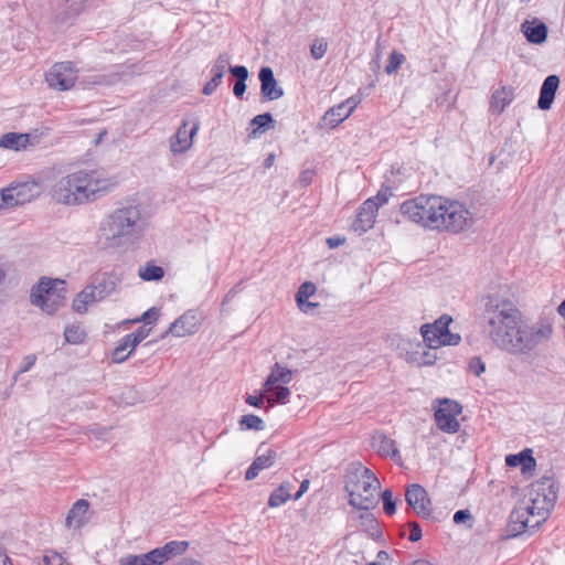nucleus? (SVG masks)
Instances as JSON below:
<instances>
[{"label":"nucleus","mask_w":565,"mask_h":565,"mask_svg":"<svg viewBox=\"0 0 565 565\" xmlns=\"http://www.w3.org/2000/svg\"><path fill=\"white\" fill-rule=\"evenodd\" d=\"M468 367L476 376H480L486 371V364L479 356L471 358Z\"/></svg>","instance_id":"nucleus-51"},{"label":"nucleus","mask_w":565,"mask_h":565,"mask_svg":"<svg viewBox=\"0 0 565 565\" xmlns=\"http://www.w3.org/2000/svg\"><path fill=\"white\" fill-rule=\"evenodd\" d=\"M115 185L114 179L105 177L98 170L78 169L56 180L50 195L57 204L78 206L95 202Z\"/></svg>","instance_id":"nucleus-2"},{"label":"nucleus","mask_w":565,"mask_h":565,"mask_svg":"<svg viewBox=\"0 0 565 565\" xmlns=\"http://www.w3.org/2000/svg\"><path fill=\"white\" fill-rule=\"evenodd\" d=\"M484 318L489 338L495 347L514 356L530 355L539 345L552 338L551 323L525 322L522 312L509 300L489 298Z\"/></svg>","instance_id":"nucleus-1"},{"label":"nucleus","mask_w":565,"mask_h":565,"mask_svg":"<svg viewBox=\"0 0 565 565\" xmlns=\"http://www.w3.org/2000/svg\"><path fill=\"white\" fill-rule=\"evenodd\" d=\"M148 334L149 331L141 327L138 328L136 331L125 335V338L129 342L131 351H134L136 347L148 337Z\"/></svg>","instance_id":"nucleus-46"},{"label":"nucleus","mask_w":565,"mask_h":565,"mask_svg":"<svg viewBox=\"0 0 565 565\" xmlns=\"http://www.w3.org/2000/svg\"><path fill=\"white\" fill-rule=\"evenodd\" d=\"M64 338L71 344H79L85 341L86 332L79 324H72L65 328Z\"/></svg>","instance_id":"nucleus-39"},{"label":"nucleus","mask_w":565,"mask_h":565,"mask_svg":"<svg viewBox=\"0 0 565 565\" xmlns=\"http://www.w3.org/2000/svg\"><path fill=\"white\" fill-rule=\"evenodd\" d=\"M138 275L145 281H158L163 278L164 270L150 262L139 268Z\"/></svg>","instance_id":"nucleus-36"},{"label":"nucleus","mask_w":565,"mask_h":565,"mask_svg":"<svg viewBox=\"0 0 565 565\" xmlns=\"http://www.w3.org/2000/svg\"><path fill=\"white\" fill-rule=\"evenodd\" d=\"M221 83L215 82L213 78H211L203 87L202 93L206 96L213 94L215 89L218 87Z\"/></svg>","instance_id":"nucleus-62"},{"label":"nucleus","mask_w":565,"mask_h":565,"mask_svg":"<svg viewBox=\"0 0 565 565\" xmlns=\"http://www.w3.org/2000/svg\"><path fill=\"white\" fill-rule=\"evenodd\" d=\"M267 396V402L270 406L274 404H286L290 396V390L285 384L274 385L269 391H263Z\"/></svg>","instance_id":"nucleus-35"},{"label":"nucleus","mask_w":565,"mask_h":565,"mask_svg":"<svg viewBox=\"0 0 565 565\" xmlns=\"http://www.w3.org/2000/svg\"><path fill=\"white\" fill-rule=\"evenodd\" d=\"M557 500V488L550 476H544L532 486L531 505L536 511L537 519L532 525L537 529L548 518Z\"/></svg>","instance_id":"nucleus-7"},{"label":"nucleus","mask_w":565,"mask_h":565,"mask_svg":"<svg viewBox=\"0 0 565 565\" xmlns=\"http://www.w3.org/2000/svg\"><path fill=\"white\" fill-rule=\"evenodd\" d=\"M41 193V186L35 181L23 182L0 191V201L2 209L15 205H22L31 202Z\"/></svg>","instance_id":"nucleus-8"},{"label":"nucleus","mask_w":565,"mask_h":565,"mask_svg":"<svg viewBox=\"0 0 565 565\" xmlns=\"http://www.w3.org/2000/svg\"><path fill=\"white\" fill-rule=\"evenodd\" d=\"M30 142V135L8 132L0 138V148L20 151L26 149Z\"/></svg>","instance_id":"nucleus-28"},{"label":"nucleus","mask_w":565,"mask_h":565,"mask_svg":"<svg viewBox=\"0 0 565 565\" xmlns=\"http://www.w3.org/2000/svg\"><path fill=\"white\" fill-rule=\"evenodd\" d=\"M38 565H71L56 552H46Z\"/></svg>","instance_id":"nucleus-47"},{"label":"nucleus","mask_w":565,"mask_h":565,"mask_svg":"<svg viewBox=\"0 0 565 565\" xmlns=\"http://www.w3.org/2000/svg\"><path fill=\"white\" fill-rule=\"evenodd\" d=\"M290 499L289 490L286 486L281 484L271 492L268 499V505L270 508H277L285 504Z\"/></svg>","instance_id":"nucleus-41"},{"label":"nucleus","mask_w":565,"mask_h":565,"mask_svg":"<svg viewBox=\"0 0 565 565\" xmlns=\"http://www.w3.org/2000/svg\"><path fill=\"white\" fill-rule=\"evenodd\" d=\"M521 28L530 43L542 44L546 41L547 26L544 22L534 19L532 22L525 21Z\"/></svg>","instance_id":"nucleus-25"},{"label":"nucleus","mask_w":565,"mask_h":565,"mask_svg":"<svg viewBox=\"0 0 565 565\" xmlns=\"http://www.w3.org/2000/svg\"><path fill=\"white\" fill-rule=\"evenodd\" d=\"M231 57L227 53H221L213 67L211 68L212 78L215 82L222 83V78L224 76L226 67L230 65Z\"/></svg>","instance_id":"nucleus-38"},{"label":"nucleus","mask_w":565,"mask_h":565,"mask_svg":"<svg viewBox=\"0 0 565 565\" xmlns=\"http://www.w3.org/2000/svg\"><path fill=\"white\" fill-rule=\"evenodd\" d=\"M145 221L138 205H122L111 211L100 223V236L110 247L134 243L141 236Z\"/></svg>","instance_id":"nucleus-3"},{"label":"nucleus","mask_w":565,"mask_h":565,"mask_svg":"<svg viewBox=\"0 0 565 565\" xmlns=\"http://www.w3.org/2000/svg\"><path fill=\"white\" fill-rule=\"evenodd\" d=\"M462 407L459 403L450 399L440 402V406L435 412V420L437 427L448 434H455L460 429L457 416L461 413Z\"/></svg>","instance_id":"nucleus-10"},{"label":"nucleus","mask_w":565,"mask_h":565,"mask_svg":"<svg viewBox=\"0 0 565 565\" xmlns=\"http://www.w3.org/2000/svg\"><path fill=\"white\" fill-rule=\"evenodd\" d=\"M536 511L532 509V505L525 508H516L510 514L509 531L512 536L522 534L525 529L532 527L535 523Z\"/></svg>","instance_id":"nucleus-14"},{"label":"nucleus","mask_w":565,"mask_h":565,"mask_svg":"<svg viewBox=\"0 0 565 565\" xmlns=\"http://www.w3.org/2000/svg\"><path fill=\"white\" fill-rule=\"evenodd\" d=\"M35 301L34 306L40 307L42 311H44L47 315L55 313L60 307L63 306L65 296L64 291L56 292L52 298L42 299L41 296H34Z\"/></svg>","instance_id":"nucleus-31"},{"label":"nucleus","mask_w":565,"mask_h":565,"mask_svg":"<svg viewBox=\"0 0 565 565\" xmlns=\"http://www.w3.org/2000/svg\"><path fill=\"white\" fill-rule=\"evenodd\" d=\"M512 100L513 89L511 87L502 86L492 93L490 110L493 114H501Z\"/></svg>","instance_id":"nucleus-27"},{"label":"nucleus","mask_w":565,"mask_h":565,"mask_svg":"<svg viewBox=\"0 0 565 565\" xmlns=\"http://www.w3.org/2000/svg\"><path fill=\"white\" fill-rule=\"evenodd\" d=\"M298 308L303 312V313H311L316 308H318L319 303L318 302H311V301H308L305 300L303 303L301 305H297Z\"/></svg>","instance_id":"nucleus-63"},{"label":"nucleus","mask_w":565,"mask_h":565,"mask_svg":"<svg viewBox=\"0 0 565 565\" xmlns=\"http://www.w3.org/2000/svg\"><path fill=\"white\" fill-rule=\"evenodd\" d=\"M35 361L36 356L34 354H29L24 356L23 364L20 366L19 373L28 372L35 364Z\"/></svg>","instance_id":"nucleus-59"},{"label":"nucleus","mask_w":565,"mask_h":565,"mask_svg":"<svg viewBox=\"0 0 565 565\" xmlns=\"http://www.w3.org/2000/svg\"><path fill=\"white\" fill-rule=\"evenodd\" d=\"M159 317V310L156 307L150 308L137 321H142L147 324L154 322Z\"/></svg>","instance_id":"nucleus-55"},{"label":"nucleus","mask_w":565,"mask_h":565,"mask_svg":"<svg viewBox=\"0 0 565 565\" xmlns=\"http://www.w3.org/2000/svg\"><path fill=\"white\" fill-rule=\"evenodd\" d=\"M188 121L183 120L175 135L170 140V149L173 153H182L191 148L193 143V137L200 129V120L194 119L190 130L186 129Z\"/></svg>","instance_id":"nucleus-15"},{"label":"nucleus","mask_w":565,"mask_h":565,"mask_svg":"<svg viewBox=\"0 0 565 565\" xmlns=\"http://www.w3.org/2000/svg\"><path fill=\"white\" fill-rule=\"evenodd\" d=\"M407 525L409 527L408 540L411 542H418L422 539V535H423L420 525L417 522H415V521L408 522Z\"/></svg>","instance_id":"nucleus-54"},{"label":"nucleus","mask_w":565,"mask_h":565,"mask_svg":"<svg viewBox=\"0 0 565 565\" xmlns=\"http://www.w3.org/2000/svg\"><path fill=\"white\" fill-rule=\"evenodd\" d=\"M277 459V452L273 449H267L266 452L258 455L249 468L245 472L246 480L255 479L260 471L274 466Z\"/></svg>","instance_id":"nucleus-24"},{"label":"nucleus","mask_w":565,"mask_h":565,"mask_svg":"<svg viewBox=\"0 0 565 565\" xmlns=\"http://www.w3.org/2000/svg\"><path fill=\"white\" fill-rule=\"evenodd\" d=\"M470 520H472V514L469 510H458L454 514V522L456 524H461Z\"/></svg>","instance_id":"nucleus-57"},{"label":"nucleus","mask_w":565,"mask_h":565,"mask_svg":"<svg viewBox=\"0 0 565 565\" xmlns=\"http://www.w3.org/2000/svg\"><path fill=\"white\" fill-rule=\"evenodd\" d=\"M119 565H143L141 554H127L119 558Z\"/></svg>","instance_id":"nucleus-56"},{"label":"nucleus","mask_w":565,"mask_h":565,"mask_svg":"<svg viewBox=\"0 0 565 565\" xmlns=\"http://www.w3.org/2000/svg\"><path fill=\"white\" fill-rule=\"evenodd\" d=\"M373 447L376 449L380 456L394 457L398 454L395 441L384 434H376L373 437Z\"/></svg>","instance_id":"nucleus-32"},{"label":"nucleus","mask_w":565,"mask_h":565,"mask_svg":"<svg viewBox=\"0 0 565 565\" xmlns=\"http://www.w3.org/2000/svg\"><path fill=\"white\" fill-rule=\"evenodd\" d=\"M452 322V318L448 315L440 316L437 320L434 321V323H429L431 329H439L444 332H450L449 331V324Z\"/></svg>","instance_id":"nucleus-52"},{"label":"nucleus","mask_w":565,"mask_h":565,"mask_svg":"<svg viewBox=\"0 0 565 565\" xmlns=\"http://www.w3.org/2000/svg\"><path fill=\"white\" fill-rule=\"evenodd\" d=\"M199 326L198 315L190 310L172 322L168 332L174 337H185L195 333Z\"/></svg>","instance_id":"nucleus-19"},{"label":"nucleus","mask_w":565,"mask_h":565,"mask_svg":"<svg viewBox=\"0 0 565 565\" xmlns=\"http://www.w3.org/2000/svg\"><path fill=\"white\" fill-rule=\"evenodd\" d=\"M418 348L422 349V351H416L412 353L407 361L416 364L417 366H426V365H433L437 361V354L433 352V349H426L418 344Z\"/></svg>","instance_id":"nucleus-33"},{"label":"nucleus","mask_w":565,"mask_h":565,"mask_svg":"<svg viewBox=\"0 0 565 565\" xmlns=\"http://www.w3.org/2000/svg\"><path fill=\"white\" fill-rule=\"evenodd\" d=\"M376 205L373 201H365L359 209L353 223L354 231L365 233L373 227L376 217Z\"/></svg>","instance_id":"nucleus-20"},{"label":"nucleus","mask_w":565,"mask_h":565,"mask_svg":"<svg viewBox=\"0 0 565 565\" xmlns=\"http://www.w3.org/2000/svg\"><path fill=\"white\" fill-rule=\"evenodd\" d=\"M420 334L428 349H438L444 345H457L461 341V337L458 333L431 329L429 323H425L420 327Z\"/></svg>","instance_id":"nucleus-13"},{"label":"nucleus","mask_w":565,"mask_h":565,"mask_svg":"<svg viewBox=\"0 0 565 565\" xmlns=\"http://www.w3.org/2000/svg\"><path fill=\"white\" fill-rule=\"evenodd\" d=\"M358 105L354 98H349L339 105L330 108L323 115L321 121L323 127L335 128L342 121L350 117Z\"/></svg>","instance_id":"nucleus-16"},{"label":"nucleus","mask_w":565,"mask_h":565,"mask_svg":"<svg viewBox=\"0 0 565 565\" xmlns=\"http://www.w3.org/2000/svg\"><path fill=\"white\" fill-rule=\"evenodd\" d=\"M391 195H392L391 189L388 186H382L375 196L370 198L366 201H373V203L376 205V212H377L382 205L387 203Z\"/></svg>","instance_id":"nucleus-50"},{"label":"nucleus","mask_w":565,"mask_h":565,"mask_svg":"<svg viewBox=\"0 0 565 565\" xmlns=\"http://www.w3.org/2000/svg\"><path fill=\"white\" fill-rule=\"evenodd\" d=\"M64 281L62 280H52L49 278H41L36 286H34L31 290L30 301L34 306L35 297L41 296L42 299L52 298L58 291H65L63 287Z\"/></svg>","instance_id":"nucleus-22"},{"label":"nucleus","mask_w":565,"mask_h":565,"mask_svg":"<svg viewBox=\"0 0 565 565\" xmlns=\"http://www.w3.org/2000/svg\"><path fill=\"white\" fill-rule=\"evenodd\" d=\"M292 373L294 372L290 369H287L279 363H275L270 367V373L263 384V391H269L274 385L290 383L292 380Z\"/></svg>","instance_id":"nucleus-26"},{"label":"nucleus","mask_w":565,"mask_h":565,"mask_svg":"<svg viewBox=\"0 0 565 565\" xmlns=\"http://www.w3.org/2000/svg\"><path fill=\"white\" fill-rule=\"evenodd\" d=\"M130 344L124 337L120 339L111 353V360L114 363L125 362L132 353Z\"/></svg>","instance_id":"nucleus-37"},{"label":"nucleus","mask_w":565,"mask_h":565,"mask_svg":"<svg viewBox=\"0 0 565 565\" xmlns=\"http://www.w3.org/2000/svg\"><path fill=\"white\" fill-rule=\"evenodd\" d=\"M363 512L359 514L358 519L360 521V526L371 537L379 539L382 536V531L380 524L370 510H362Z\"/></svg>","instance_id":"nucleus-30"},{"label":"nucleus","mask_w":565,"mask_h":565,"mask_svg":"<svg viewBox=\"0 0 565 565\" xmlns=\"http://www.w3.org/2000/svg\"><path fill=\"white\" fill-rule=\"evenodd\" d=\"M404 62H405L404 54H402V53H399L397 51H393L390 54L388 63L385 66V72L387 74H393V73L397 72V70L402 66V64Z\"/></svg>","instance_id":"nucleus-44"},{"label":"nucleus","mask_w":565,"mask_h":565,"mask_svg":"<svg viewBox=\"0 0 565 565\" xmlns=\"http://www.w3.org/2000/svg\"><path fill=\"white\" fill-rule=\"evenodd\" d=\"M383 501V510L387 515H393L396 512V500L393 498V492L386 489L381 494Z\"/></svg>","instance_id":"nucleus-45"},{"label":"nucleus","mask_w":565,"mask_h":565,"mask_svg":"<svg viewBox=\"0 0 565 565\" xmlns=\"http://www.w3.org/2000/svg\"><path fill=\"white\" fill-rule=\"evenodd\" d=\"M505 463L509 467H521L523 472L534 469L536 462L532 456L531 449H524L516 455H509L505 457Z\"/></svg>","instance_id":"nucleus-29"},{"label":"nucleus","mask_w":565,"mask_h":565,"mask_svg":"<svg viewBox=\"0 0 565 565\" xmlns=\"http://www.w3.org/2000/svg\"><path fill=\"white\" fill-rule=\"evenodd\" d=\"M266 393H264L262 391L260 395L259 396H254V395H247L246 398H245V402L250 405V406H254V407H259L263 403L264 399H267V396L265 395Z\"/></svg>","instance_id":"nucleus-58"},{"label":"nucleus","mask_w":565,"mask_h":565,"mask_svg":"<svg viewBox=\"0 0 565 565\" xmlns=\"http://www.w3.org/2000/svg\"><path fill=\"white\" fill-rule=\"evenodd\" d=\"M274 122L273 116L270 113H264L260 115L255 116L250 120V126L253 127L252 131L249 132V138H257L262 134H264L267 129V127Z\"/></svg>","instance_id":"nucleus-34"},{"label":"nucleus","mask_w":565,"mask_h":565,"mask_svg":"<svg viewBox=\"0 0 565 565\" xmlns=\"http://www.w3.org/2000/svg\"><path fill=\"white\" fill-rule=\"evenodd\" d=\"M559 86V77L557 75H548L540 89L537 106L542 110H548L555 99L556 92Z\"/></svg>","instance_id":"nucleus-21"},{"label":"nucleus","mask_w":565,"mask_h":565,"mask_svg":"<svg viewBox=\"0 0 565 565\" xmlns=\"http://www.w3.org/2000/svg\"><path fill=\"white\" fill-rule=\"evenodd\" d=\"M239 427L242 430H263L265 428V423L264 420L257 416V415H254V414H248V415H244L242 416V418L239 419Z\"/></svg>","instance_id":"nucleus-40"},{"label":"nucleus","mask_w":565,"mask_h":565,"mask_svg":"<svg viewBox=\"0 0 565 565\" xmlns=\"http://www.w3.org/2000/svg\"><path fill=\"white\" fill-rule=\"evenodd\" d=\"M435 231L459 234L475 224L473 213L461 202L445 198Z\"/></svg>","instance_id":"nucleus-6"},{"label":"nucleus","mask_w":565,"mask_h":565,"mask_svg":"<svg viewBox=\"0 0 565 565\" xmlns=\"http://www.w3.org/2000/svg\"><path fill=\"white\" fill-rule=\"evenodd\" d=\"M77 79V71L71 62L54 64L45 74L49 87L56 90L71 89Z\"/></svg>","instance_id":"nucleus-9"},{"label":"nucleus","mask_w":565,"mask_h":565,"mask_svg":"<svg viewBox=\"0 0 565 565\" xmlns=\"http://www.w3.org/2000/svg\"><path fill=\"white\" fill-rule=\"evenodd\" d=\"M258 78L260 81V94L265 100H275L284 95V90L278 86L270 67H262L258 73Z\"/></svg>","instance_id":"nucleus-18"},{"label":"nucleus","mask_w":565,"mask_h":565,"mask_svg":"<svg viewBox=\"0 0 565 565\" xmlns=\"http://www.w3.org/2000/svg\"><path fill=\"white\" fill-rule=\"evenodd\" d=\"M380 488L376 476L362 463H352L344 476V489L349 494V504L358 510H371L377 504L375 497Z\"/></svg>","instance_id":"nucleus-4"},{"label":"nucleus","mask_w":565,"mask_h":565,"mask_svg":"<svg viewBox=\"0 0 565 565\" xmlns=\"http://www.w3.org/2000/svg\"><path fill=\"white\" fill-rule=\"evenodd\" d=\"M317 290V287L311 281H306L300 285L298 288V291L296 292L295 299L297 305H301L305 302V300L309 299L311 296L315 295Z\"/></svg>","instance_id":"nucleus-42"},{"label":"nucleus","mask_w":565,"mask_h":565,"mask_svg":"<svg viewBox=\"0 0 565 565\" xmlns=\"http://www.w3.org/2000/svg\"><path fill=\"white\" fill-rule=\"evenodd\" d=\"M83 290L84 292H87V298L90 305L102 301V298H98V296L96 295V290L92 287V285L86 286Z\"/></svg>","instance_id":"nucleus-61"},{"label":"nucleus","mask_w":565,"mask_h":565,"mask_svg":"<svg viewBox=\"0 0 565 565\" xmlns=\"http://www.w3.org/2000/svg\"><path fill=\"white\" fill-rule=\"evenodd\" d=\"M344 242H345V238L344 237H339V236L328 237L327 241H326L328 247L331 248V249L337 248V247L343 245Z\"/></svg>","instance_id":"nucleus-60"},{"label":"nucleus","mask_w":565,"mask_h":565,"mask_svg":"<svg viewBox=\"0 0 565 565\" xmlns=\"http://www.w3.org/2000/svg\"><path fill=\"white\" fill-rule=\"evenodd\" d=\"M121 279L115 273H98L92 277V287L96 290V295L102 300L113 295Z\"/></svg>","instance_id":"nucleus-17"},{"label":"nucleus","mask_w":565,"mask_h":565,"mask_svg":"<svg viewBox=\"0 0 565 565\" xmlns=\"http://www.w3.org/2000/svg\"><path fill=\"white\" fill-rule=\"evenodd\" d=\"M228 71L236 82H246L248 77V70L243 65L230 66Z\"/></svg>","instance_id":"nucleus-53"},{"label":"nucleus","mask_w":565,"mask_h":565,"mask_svg":"<svg viewBox=\"0 0 565 565\" xmlns=\"http://www.w3.org/2000/svg\"><path fill=\"white\" fill-rule=\"evenodd\" d=\"M445 196L420 194L404 201L399 211L409 222L435 231L438 217L441 215Z\"/></svg>","instance_id":"nucleus-5"},{"label":"nucleus","mask_w":565,"mask_h":565,"mask_svg":"<svg viewBox=\"0 0 565 565\" xmlns=\"http://www.w3.org/2000/svg\"><path fill=\"white\" fill-rule=\"evenodd\" d=\"M88 305H90V302L88 301L87 292H84V290H82L74 298L72 306L77 313L83 315L87 311Z\"/></svg>","instance_id":"nucleus-48"},{"label":"nucleus","mask_w":565,"mask_h":565,"mask_svg":"<svg viewBox=\"0 0 565 565\" xmlns=\"http://www.w3.org/2000/svg\"><path fill=\"white\" fill-rule=\"evenodd\" d=\"M246 90V83L245 82H235L233 87V93L236 97H242L243 94Z\"/></svg>","instance_id":"nucleus-64"},{"label":"nucleus","mask_w":565,"mask_h":565,"mask_svg":"<svg viewBox=\"0 0 565 565\" xmlns=\"http://www.w3.org/2000/svg\"><path fill=\"white\" fill-rule=\"evenodd\" d=\"M328 50V42L323 38H316L310 45V55L315 60H321Z\"/></svg>","instance_id":"nucleus-43"},{"label":"nucleus","mask_w":565,"mask_h":565,"mask_svg":"<svg viewBox=\"0 0 565 565\" xmlns=\"http://www.w3.org/2000/svg\"><path fill=\"white\" fill-rule=\"evenodd\" d=\"M88 509L89 503L87 500H77L66 515L65 525L68 529L82 527L87 522Z\"/></svg>","instance_id":"nucleus-23"},{"label":"nucleus","mask_w":565,"mask_h":565,"mask_svg":"<svg viewBox=\"0 0 565 565\" xmlns=\"http://www.w3.org/2000/svg\"><path fill=\"white\" fill-rule=\"evenodd\" d=\"M189 547L186 541H170L161 547L141 554L143 565H162L169 559L182 555Z\"/></svg>","instance_id":"nucleus-11"},{"label":"nucleus","mask_w":565,"mask_h":565,"mask_svg":"<svg viewBox=\"0 0 565 565\" xmlns=\"http://www.w3.org/2000/svg\"><path fill=\"white\" fill-rule=\"evenodd\" d=\"M86 1L87 0H64L65 13L68 17L78 15L82 12V10L84 9Z\"/></svg>","instance_id":"nucleus-49"},{"label":"nucleus","mask_w":565,"mask_h":565,"mask_svg":"<svg viewBox=\"0 0 565 565\" xmlns=\"http://www.w3.org/2000/svg\"><path fill=\"white\" fill-rule=\"evenodd\" d=\"M405 500L418 516L427 519L431 515V501L420 484H409L405 491Z\"/></svg>","instance_id":"nucleus-12"}]
</instances>
